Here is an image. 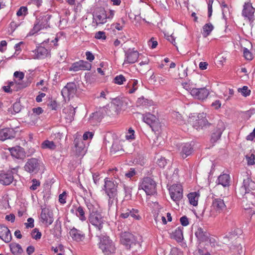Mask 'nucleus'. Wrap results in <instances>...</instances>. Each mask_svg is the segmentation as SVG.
<instances>
[{
	"label": "nucleus",
	"mask_w": 255,
	"mask_h": 255,
	"mask_svg": "<svg viewBox=\"0 0 255 255\" xmlns=\"http://www.w3.org/2000/svg\"><path fill=\"white\" fill-rule=\"evenodd\" d=\"M13 180V173L11 170L2 171L0 173V183L4 185L10 184Z\"/></svg>",
	"instance_id": "20"
},
{
	"label": "nucleus",
	"mask_w": 255,
	"mask_h": 255,
	"mask_svg": "<svg viewBox=\"0 0 255 255\" xmlns=\"http://www.w3.org/2000/svg\"><path fill=\"white\" fill-rule=\"evenodd\" d=\"M209 94L208 90L205 87L201 88H196L193 89L192 92V96L194 98L200 100H204L206 99Z\"/></svg>",
	"instance_id": "19"
},
{
	"label": "nucleus",
	"mask_w": 255,
	"mask_h": 255,
	"mask_svg": "<svg viewBox=\"0 0 255 255\" xmlns=\"http://www.w3.org/2000/svg\"><path fill=\"white\" fill-rule=\"evenodd\" d=\"M9 150L11 156L15 158L22 159L25 157L24 149L20 146L13 147L9 148Z\"/></svg>",
	"instance_id": "28"
},
{
	"label": "nucleus",
	"mask_w": 255,
	"mask_h": 255,
	"mask_svg": "<svg viewBox=\"0 0 255 255\" xmlns=\"http://www.w3.org/2000/svg\"><path fill=\"white\" fill-rule=\"evenodd\" d=\"M89 221L99 231H101L103 229L104 220L100 213L97 212L93 214H90Z\"/></svg>",
	"instance_id": "11"
},
{
	"label": "nucleus",
	"mask_w": 255,
	"mask_h": 255,
	"mask_svg": "<svg viewBox=\"0 0 255 255\" xmlns=\"http://www.w3.org/2000/svg\"><path fill=\"white\" fill-rule=\"evenodd\" d=\"M143 121L150 126L152 131H158L160 128L158 119L152 114L148 113L143 116Z\"/></svg>",
	"instance_id": "9"
},
{
	"label": "nucleus",
	"mask_w": 255,
	"mask_h": 255,
	"mask_svg": "<svg viewBox=\"0 0 255 255\" xmlns=\"http://www.w3.org/2000/svg\"><path fill=\"white\" fill-rule=\"evenodd\" d=\"M213 210L216 212L220 213L225 211L227 210V207L225 201L221 198H216L213 199L212 204Z\"/></svg>",
	"instance_id": "22"
},
{
	"label": "nucleus",
	"mask_w": 255,
	"mask_h": 255,
	"mask_svg": "<svg viewBox=\"0 0 255 255\" xmlns=\"http://www.w3.org/2000/svg\"><path fill=\"white\" fill-rule=\"evenodd\" d=\"M169 193L171 199L175 202H179L183 197V189L180 184H173L170 186Z\"/></svg>",
	"instance_id": "12"
},
{
	"label": "nucleus",
	"mask_w": 255,
	"mask_h": 255,
	"mask_svg": "<svg viewBox=\"0 0 255 255\" xmlns=\"http://www.w3.org/2000/svg\"><path fill=\"white\" fill-rule=\"evenodd\" d=\"M230 176L227 174L220 175L218 178L217 183L218 184L222 185L223 187L229 186Z\"/></svg>",
	"instance_id": "32"
},
{
	"label": "nucleus",
	"mask_w": 255,
	"mask_h": 255,
	"mask_svg": "<svg viewBox=\"0 0 255 255\" xmlns=\"http://www.w3.org/2000/svg\"><path fill=\"white\" fill-rule=\"evenodd\" d=\"M85 203L89 210V215L98 212L96 208L89 201H85Z\"/></svg>",
	"instance_id": "45"
},
{
	"label": "nucleus",
	"mask_w": 255,
	"mask_h": 255,
	"mask_svg": "<svg viewBox=\"0 0 255 255\" xmlns=\"http://www.w3.org/2000/svg\"><path fill=\"white\" fill-rule=\"evenodd\" d=\"M104 190L108 197V206L112 207L114 203L118 202V186L119 183L116 180H110L108 178L105 179Z\"/></svg>",
	"instance_id": "2"
},
{
	"label": "nucleus",
	"mask_w": 255,
	"mask_h": 255,
	"mask_svg": "<svg viewBox=\"0 0 255 255\" xmlns=\"http://www.w3.org/2000/svg\"><path fill=\"white\" fill-rule=\"evenodd\" d=\"M199 196V194L196 192H191L188 194V198L190 204L194 206H196L198 205V201Z\"/></svg>",
	"instance_id": "34"
},
{
	"label": "nucleus",
	"mask_w": 255,
	"mask_h": 255,
	"mask_svg": "<svg viewBox=\"0 0 255 255\" xmlns=\"http://www.w3.org/2000/svg\"><path fill=\"white\" fill-rule=\"evenodd\" d=\"M121 242L128 249H130L136 244L139 245V243L135 240L134 236L128 232H125L121 234Z\"/></svg>",
	"instance_id": "10"
},
{
	"label": "nucleus",
	"mask_w": 255,
	"mask_h": 255,
	"mask_svg": "<svg viewBox=\"0 0 255 255\" xmlns=\"http://www.w3.org/2000/svg\"><path fill=\"white\" fill-rule=\"evenodd\" d=\"M138 189H142L147 195H154L156 193V183L151 178H143L138 185Z\"/></svg>",
	"instance_id": "5"
},
{
	"label": "nucleus",
	"mask_w": 255,
	"mask_h": 255,
	"mask_svg": "<svg viewBox=\"0 0 255 255\" xmlns=\"http://www.w3.org/2000/svg\"><path fill=\"white\" fill-rule=\"evenodd\" d=\"M244 56L248 60H252L253 59V56L252 53L247 48H244L243 50Z\"/></svg>",
	"instance_id": "51"
},
{
	"label": "nucleus",
	"mask_w": 255,
	"mask_h": 255,
	"mask_svg": "<svg viewBox=\"0 0 255 255\" xmlns=\"http://www.w3.org/2000/svg\"><path fill=\"white\" fill-rule=\"evenodd\" d=\"M33 52L34 53V59H42L50 55L48 50L41 46H38Z\"/></svg>",
	"instance_id": "25"
},
{
	"label": "nucleus",
	"mask_w": 255,
	"mask_h": 255,
	"mask_svg": "<svg viewBox=\"0 0 255 255\" xmlns=\"http://www.w3.org/2000/svg\"><path fill=\"white\" fill-rule=\"evenodd\" d=\"M39 219L43 224L46 226H48L53 222V213L52 211H50L48 208H41V212Z\"/></svg>",
	"instance_id": "13"
},
{
	"label": "nucleus",
	"mask_w": 255,
	"mask_h": 255,
	"mask_svg": "<svg viewBox=\"0 0 255 255\" xmlns=\"http://www.w3.org/2000/svg\"><path fill=\"white\" fill-rule=\"evenodd\" d=\"M195 235L200 243H202L207 241L209 237V233L207 232V230L201 227L198 228Z\"/></svg>",
	"instance_id": "27"
},
{
	"label": "nucleus",
	"mask_w": 255,
	"mask_h": 255,
	"mask_svg": "<svg viewBox=\"0 0 255 255\" xmlns=\"http://www.w3.org/2000/svg\"><path fill=\"white\" fill-rule=\"evenodd\" d=\"M197 251L198 255H211L213 253V249L210 243H200Z\"/></svg>",
	"instance_id": "21"
},
{
	"label": "nucleus",
	"mask_w": 255,
	"mask_h": 255,
	"mask_svg": "<svg viewBox=\"0 0 255 255\" xmlns=\"http://www.w3.org/2000/svg\"><path fill=\"white\" fill-rule=\"evenodd\" d=\"M97 237L99 240V247L105 255H111L115 253L116 248L114 243L109 236L105 234H101L97 235Z\"/></svg>",
	"instance_id": "3"
},
{
	"label": "nucleus",
	"mask_w": 255,
	"mask_h": 255,
	"mask_svg": "<svg viewBox=\"0 0 255 255\" xmlns=\"http://www.w3.org/2000/svg\"><path fill=\"white\" fill-rule=\"evenodd\" d=\"M31 182L32 185L30 187V189L31 190H36L38 187L40 185V182L36 179H33Z\"/></svg>",
	"instance_id": "52"
},
{
	"label": "nucleus",
	"mask_w": 255,
	"mask_h": 255,
	"mask_svg": "<svg viewBox=\"0 0 255 255\" xmlns=\"http://www.w3.org/2000/svg\"><path fill=\"white\" fill-rule=\"evenodd\" d=\"M193 149V147L190 143H185L182 145L180 152V155L183 158H185L191 154Z\"/></svg>",
	"instance_id": "30"
},
{
	"label": "nucleus",
	"mask_w": 255,
	"mask_h": 255,
	"mask_svg": "<svg viewBox=\"0 0 255 255\" xmlns=\"http://www.w3.org/2000/svg\"><path fill=\"white\" fill-rule=\"evenodd\" d=\"M169 255H183V253L180 252L178 249H172Z\"/></svg>",
	"instance_id": "64"
},
{
	"label": "nucleus",
	"mask_w": 255,
	"mask_h": 255,
	"mask_svg": "<svg viewBox=\"0 0 255 255\" xmlns=\"http://www.w3.org/2000/svg\"><path fill=\"white\" fill-rule=\"evenodd\" d=\"M27 8L26 6L20 7L16 12L18 16L25 15L27 14Z\"/></svg>",
	"instance_id": "53"
},
{
	"label": "nucleus",
	"mask_w": 255,
	"mask_h": 255,
	"mask_svg": "<svg viewBox=\"0 0 255 255\" xmlns=\"http://www.w3.org/2000/svg\"><path fill=\"white\" fill-rule=\"evenodd\" d=\"M76 91L75 84L74 83H67L62 89L61 94L65 100L66 99L69 100L71 98L74 97Z\"/></svg>",
	"instance_id": "14"
},
{
	"label": "nucleus",
	"mask_w": 255,
	"mask_h": 255,
	"mask_svg": "<svg viewBox=\"0 0 255 255\" xmlns=\"http://www.w3.org/2000/svg\"><path fill=\"white\" fill-rule=\"evenodd\" d=\"M189 122L197 130L206 128L210 125L206 119V114L204 113L199 114L197 116L190 117Z\"/></svg>",
	"instance_id": "6"
},
{
	"label": "nucleus",
	"mask_w": 255,
	"mask_h": 255,
	"mask_svg": "<svg viewBox=\"0 0 255 255\" xmlns=\"http://www.w3.org/2000/svg\"><path fill=\"white\" fill-rule=\"evenodd\" d=\"M66 192L64 191L62 194L59 196V201L61 204H65L66 203Z\"/></svg>",
	"instance_id": "63"
},
{
	"label": "nucleus",
	"mask_w": 255,
	"mask_h": 255,
	"mask_svg": "<svg viewBox=\"0 0 255 255\" xmlns=\"http://www.w3.org/2000/svg\"><path fill=\"white\" fill-rule=\"evenodd\" d=\"M95 37L97 39L105 40L106 39L107 37L105 32L99 31L96 33Z\"/></svg>",
	"instance_id": "56"
},
{
	"label": "nucleus",
	"mask_w": 255,
	"mask_h": 255,
	"mask_svg": "<svg viewBox=\"0 0 255 255\" xmlns=\"http://www.w3.org/2000/svg\"><path fill=\"white\" fill-rule=\"evenodd\" d=\"M13 110L15 113H18L21 110V106L19 102H15L13 105Z\"/></svg>",
	"instance_id": "60"
},
{
	"label": "nucleus",
	"mask_w": 255,
	"mask_h": 255,
	"mask_svg": "<svg viewBox=\"0 0 255 255\" xmlns=\"http://www.w3.org/2000/svg\"><path fill=\"white\" fill-rule=\"evenodd\" d=\"M24 225L27 229L34 227V219L32 218H28L27 223H25Z\"/></svg>",
	"instance_id": "59"
},
{
	"label": "nucleus",
	"mask_w": 255,
	"mask_h": 255,
	"mask_svg": "<svg viewBox=\"0 0 255 255\" xmlns=\"http://www.w3.org/2000/svg\"><path fill=\"white\" fill-rule=\"evenodd\" d=\"M76 215L79 217L80 220L84 221L86 220V217L85 215V212L83 210V208L80 206L77 208L76 210Z\"/></svg>",
	"instance_id": "40"
},
{
	"label": "nucleus",
	"mask_w": 255,
	"mask_h": 255,
	"mask_svg": "<svg viewBox=\"0 0 255 255\" xmlns=\"http://www.w3.org/2000/svg\"><path fill=\"white\" fill-rule=\"evenodd\" d=\"M129 216L134 219L139 220L141 219V217L138 214V210L133 208H128Z\"/></svg>",
	"instance_id": "41"
},
{
	"label": "nucleus",
	"mask_w": 255,
	"mask_h": 255,
	"mask_svg": "<svg viewBox=\"0 0 255 255\" xmlns=\"http://www.w3.org/2000/svg\"><path fill=\"white\" fill-rule=\"evenodd\" d=\"M91 64L87 61L80 60L73 63L70 67L69 70L73 71H78L79 70H89L91 68Z\"/></svg>",
	"instance_id": "17"
},
{
	"label": "nucleus",
	"mask_w": 255,
	"mask_h": 255,
	"mask_svg": "<svg viewBox=\"0 0 255 255\" xmlns=\"http://www.w3.org/2000/svg\"><path fill=\"white\" fill-rule=\"evenodd\" d=\"M75 147L76 148V151H78L80 154L83 151H84L85 145L82 140L75 139L74 140Z\"/></svg>",
	"instance_id": "39"
},
{
	"label": "nucleus",
	"mask_w": 255,
	"mask_h": 255,
	"mask_svg": "<svg viewBox=\"0 0 255 255\" xmlns=\"http://www.w3.org/2000/svg\"><path fill=\"white\" fill-rule=\"evenodd\" d=\"M51 17L52 15L48 13H40L36 17L34 26L31 30L30 33L31 34H34L42 29L49 27V20Z\"/></svg>",
	"instance_id": "4"
},
{
	"label": "nucleus",
	"mask_w": 255,
	"mask_h": 255,
	"mask_svg": "<svg viewBox=\"0 0 255 255\" xmlns=\"http://www.w3.org/2000/svg\"><path fill=\"white\" fill-rule=\"evenodd\" d=\"M0 239L5 243H9L12 239L10 230L3 225H0Z\"/></svg>",
	"instance_id": "24"
},
{
	"label": "nucleus",
	"mask_w": 255,
	"mask_h": 255,
	"mask_svg": "<svg viewBox=\"0 0 255 255\" xmlns=\"http://www.w3.org/2000/svg\"><path fill=\"white\" fill-rule=\"evenodd\" d=\"M136 103L139 106H146L149 104L148 100L143 97L138 98Z\"/></svg>",
	"instance_id": "54"
},
{
	"label": "nucleus",
	"mask_w": 255,
	"mask_h": 255,
	"mask_svg": "<svg viewBox=\"0 0 255 255\" xmlns=\"http://www.w3.org/2000/svg\"><path fill=\"white\" fill-rule=\"evenodd\" d=\"M246 159L248 165H253L255 164V155L253 153L246 155Z\"/></svg>",
	"instance_id": "44"
},
{
	"label": "nucleus",
	"mask_w": 255,
	"mask_h": 255,
	"mask_svg": "<svg viewBox=\"0 0 255 255\" xmlns=\"http://www.w3.org/2000/svg\"><path fill=\"white\" fill-rule=\"evenodd\" d=\"M93 135L94 133L93 132L86 131L84 133L83 135V138L84 140H86L89 138H92Z\"/></svg>",
	"instance_id": "62"
},
{
	"label": "nucleus",
	"mask_w": 255,
	"mask_h": 255,
	"mask_svg": "<svg viewBox=\"0 0 255 255\" xmlns=\"http://www.w3.org/2000/svg\"><path fill=\"white\" fill-rule=\"evenodd\" d=\"M126 81V78L123 75H119L115 77L114 82L115 84L122 85Z\"/></svg>",
	"instance_id": "48"
},
{
	"label": "nucleus",
	"mask_w": 255,
	"mask_h": 255,
	"mask_svg": "<svg viewBox=\"0 0 255 255\" xmlns=\"http://www.w3.org/2000/svg\"><path fill=\"white\" fill-rule=\"evenodd\" d=\"M166 163V159L164 157H161L157 161V164L161 168H164Z\"/></svg>",
	"instance_id": "58"
},
{
	"label": "nucleus",
	"mask_w": 255,
	"mask_h": 255,
	"mask_svg": "<svg viewBox=\"0 0 255 255\" xmlns=\"http://www.w3.org/2000/svg\"><path fill=\"white\" fill-rule=\"evenodd\" d=\"M244 179L242 186L236 191L237 196L241 198H248L247 195H250L253 199L255 196L253 191L255 190V182L253 181L250 176L247 173L243 175Z\"/></svg>",
	"instance_id": "1"
},
{
	"label": "nucleus",
	"mask_w": 255,
	"mask_h": 255,
	"mask_svg": "<svg viewBox=\"0 0 255 255\" xmlns=\"http://www.w3.org/2000/svg\"><path fill=\"white\" fill-rule=\"evenodd\" d=\"M124 191L125 193V195L124 197V200H129L131 198V192H132V188L126 186V185H124Z\"/></svg>",
	"instance_id": "43"
},
{
	"label": "nucleus",
	"mask_w": 255,
	"mask_h": 255,
	"mask_svg": "<svg viewBox=\"0 0 255 255\" xmlns=\"http://www.w3.org/2000/svg\"><path fill=\"white\" fill-rule=\"evenodd\" d=\"M128 212V209H122L121 210V214L120 215V218H123V219H126L129 217Z\"/></svg>",
	"instance_id": "55"
},
{
	"label": "nucleus",
	"mask_w": 255,
	"mask_h": 255,
	"mask_svg": "<svg viewBox=\"0 0 255 255\" xmlns=\"http://www.w3.org/2000/svg\"><path fill=\"white\" fill-rule=\"evenodd\" d=\"M69 234L72 239L76 242H82L85 238L83 232L75 227L70 230Z\"/></svg>",
	"instance_id": "26"
},
{
	"label": "nucleus",
	"mask_w": 255,
	"mask_h": 255,
	"mask_svg": "<svg viewBox=\"0 0 255 255\" xmlns=\"http://www.w3.org/2000/svg\"><path fill=\"white\" fill-rule=\"evenodd\" d=\"M107 14L104 8H99L93 15V22H96V25L103 24L107 22Z\"/></svg>",
	"instance_id": "15"
},
{
	"label": "nucleus",
	"mask_w": 255,
	"mask_h": 255,
	"mask_svg": "<svg viewBox=\"0 0 255 255\" xmlns=\"http://www.w3.org/2000/svg\"><path fill=\"white\" fill-rule=\"evenodd\" d=\"M222 133L220 132H218L217 130L214 131L211 134V141L212 142H215L219 140L221 136Z\"/></svg>",
	"instance_id": "46"
},
{
	"label": "nucleus",
	"mask_w": 255,
	"mask_h": 255,
	"mask_svg": "<svg viewBox=\"0 0 255 255\" xmlns=\"http://www.w3.org/2000/svg\"><path fill=\"white\" fill-rule=\"evenodd\" d=\"M255 9L250 2H245L242 11V15L248 18L250 21L253 20Z\"/></svg>",
	"instance_id": "23"
},
{
	"label": "nucleus",
	"mask_w": 255,
	"mask_h": 255,
	"mask_svg": "<svg viewBox=\"0 0 255 255\" xmlns=\"http://www.w3.org/2000/svg\"><path fill=\"white\" fill-rule=\"evenodd\" d=\"M16 131L13 128H4L0 129V140L3 141L6 139L15 137Z\"/></svg>",
	"instance_id": "18"
},
{
	"label": "nucleus",
	"mask_w": 255,
	"mask_h": 255,
	"mask_svg": "<svg viewBox=\"0 0 255 255\" xmlns=\"http://www.w3.org/2000/svg\"><path fill=\"white\" fill-rule=\"evenodd\" d=\"M115 101L117 103L116 105L115 103H113V104L109 108V112H111V114H109L110 116H115L118 115L121 111V102L120 101H118L117 99L115 100Z\"/></svg>",
	"instance_id": "31"
},
{
	"label": "nucleus",
	"mask_w": 255,
	"mask_h": 255,
	"mask_svg": "<svg viewBox=\"0 0 255 255\" xmlns=\"http://www.w3.org/2000/svg\"><path fill=\"white\" fill-rule=\"evenodd\" d=\"M183 227H178L173 233V237L178 242H181L183 240Z\"/></svg>",
	"instance_id": "35"
},
{
	"label": "nucleus",
	"mask_w": 255,
	"mask_h": 255,
	"mask_svg": "<svg viewBox=\"0 0 255 255\" xmlns=\"http://www.w3.org/2000/svg\"><path fill=\"white\" fill-rule=\"evenodd\" d=\"M32 237L35 240L40 239L41 237L42 234L38 229H34L31 232Z\"/></svg>",
	"instance_id": "50"
},
{
	"label": "nucleus",
	"mask_w": 255,
	"mask_h": 255,
	"mask_svg": "<svg viewBox=\"0 0 255 255\" xmlns=\"http://www.w3.org/2000/svg\"><path fill=\"white\" fill-rule=\"evenodd\" d=\"M180 221L183 226H187L189 224L188 219L186 216L181 217Z\"/></svg>",
	"instance_id": "61"
},
{
	"label": "nucleus",
	"mask_w": 255,
	"mask_h": 255,
	"mask_svg": "<svg viewBox=\"0 0 255 255\" xmlns=\"http://www.w3.org/2000/svg\"><path fill=\"white\" fill-rule=\"evenodd\" d=\"M43 167L42 162L36 158L28 159L24 166V170L30 174H36Z\"/></svg>",
	"instance_id": "7"
},
{
	"label": "nucleus",
	"mask_w": 255,
	"mask_h": 255,
	"mask_svg": "<svg viewBox=\"0 0 255 255\" xmlns=\"http://www.w3.org/2000/svg\"><path fill=\"white\" fill-rule=\"evenodd\" d=\"M30 84V82L28 81H16L14 80L13 81L8 82L7 86L2 87L3 90L7 93H11L12 90L18 91L19 90L28 87Z\"/></svg>",
	"instance_id": "8"
},
{
	"label": "nucleus",
	"mask_w": 255,
	"mask_h": 255,
	"mask_svg": "<svg viewBox=\"0 0 255 255\" xmlns=\"http://www.w3.org/2000/svg\"><path fill=\"white\" fill-rule=\"evenodd\" d=\"M11 252L14 255H21L23 253V250L21 246L17 243H11L9 245Z\"/></svg>",
	"instance_id": "33"
},
{
	"label": "nucleus",
	"mask_w": 255,
	"mask_h": 255,
	"mask_svg": "<svg viewBox=\"0 0 255 255\" xmlns=\"http://www.w3.org/2000/svg\"><path fill=\"white\" fill-rule=\"evenodd\" d=\"M195 85L196 84H194L190 81L188 82H184L182 83L183 88L190 92L191 95H192V90L195 89Z\"/></svg>",
	"instance_id": "42"
},
{
	"label": "nucleus",
	"mask_w": 255,
	"mask_h": 255,
	"mask_svg": "<svg viewBox=\"0 0 255 255\" xmlns=\"http://www.w3.org/2000/svg\"><path fill=\"white\" fill-rule=\"evenodd\" d=\"M238 92L242 93L244 97H247L251 94V90L247 86H244L242 88H239Z\"/></svg>",
	"instance_id": "47"
},
{
	"label": "nucleus",
	"mask_w": 255,
	"mask_h": 255,
	"mask_svg": "<svg viewBox=\"0 0 255 255\" xmlns=\"http://www.w3.org/2000/svg\"><path fill=\"white\" fill-rule=\"evenodd\" d=\"M123 150L122 145L120 144V141L118 140H116L113 141L111 152L113 153H115L117 151Z\"/></svg>",
	"instance_id": "38"
},
{
	"label": "nucleus",
	"mask_w": 255,
	"mask_h": 255,
	"mask_svg": "<svg viewBox=\"0 0 255 255\" xmlns=\"http://www.w3.org/2000/svg\"><path fill=\"white\" fill-rule=\"evenodd\" d=\"M214 29V26L211 23L205 24L202 27V33L204 37L209 36Z\"/></svg>",
	"instance_id": "36"
},
{
	"label": "nucleus",
	"mask_w": 255,
	"mask_h": 255,
	"mask_svg": "<svg viewBox=\"0 0 255 255\" xmlns=\"http://www.w3.org/2000/svg\"><path fill=\"white\" fill-rule=\"evenodd\" d=\"M13 76L18 79L17 81H22V80L24 78V74L22 72L16 71L14 73Z\"/></svg>",
	"instance_id": "57"
},
{
	"label": "nucleus",
	"mask_w": 255,
	"mask_h": 255,
	"mask_svg": "<svg viewBox=\"0 0 255 255\" xmlns=\"http://www.w3.org/2000/svg\"><path fill=\"white\" fill-rule=\"evenodd\" d=\"M139 57L137 50L129 49L125 51V58L124 64H133L136 62Z\"/></svg>",
	"instance_id": "16"
},
{
	"label": "nucleus",
	"mask_w": 255,
	"mask_h": 255,
	"mask_svg": "<svg viewBox=\"0 0 255 255\" xmlns=\"http://www.w3.org/2000/svg\"><path fill=\"white\" fill-rule=\"evenodd\" d=\"M104 109L99 110L90 115V122L93 125L100 123L104 118Z\"/></svg>",
	"instance_id": "29"
},
{
	"label": "nucleus",
	"mask_w": 255,
	"mask_h": 255,
	"mask_svg": "<svg viewBox=\"0 0 255 255\" xmlns=\"http://www.w3.org/2000/svg\"><path fill=\"white\" fill-rule=\"evenodd\" d=\"M56 145L53 141L45 140L41 144V147L43 149H54L56 148Z\"/></svg>",
	"instance_id": "37"
},
{
	"label": "nucleus",
	"mask_w": 255,
	"mask_h": 255,
	"mask_svg": "<svg viewBox=\"0 0 255 255\" xmlns=\"http://www.w3.org/2000/svg\"><path fill=\"white\" fill-rule=\"evenodd\" d=\"M225 129V127L224 122L221 120H219L218 121L217 126L215 130H217V131L218 132H220L221 133H222Z\"/></svg>",
	"instance_id": "49"
}]
</instances>
